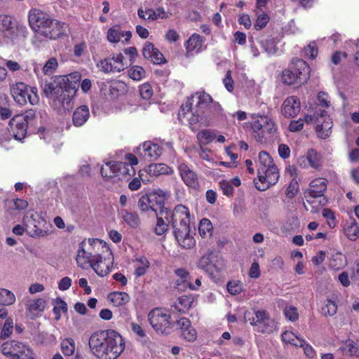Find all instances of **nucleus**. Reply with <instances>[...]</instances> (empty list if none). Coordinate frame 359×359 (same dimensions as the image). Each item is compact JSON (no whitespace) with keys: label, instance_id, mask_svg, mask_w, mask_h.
I'll use <instances>...</instances> for the list:
<instances>
[{"label":"nucleus","instance_id":"obj_17","mask_svg":"<svg viewBox=\"0 0 359 359\" xmlns=\"http://www.w3.org/2000/svg\"><path fill=\"white\" fill-rule=\"evenodd\" d=\"M23 223L27 228L33 226L32 236L43 237L50 234L52 232L51 229L48 227L42 228L46 223L37 212H27L24 217Z\"/></svg>","mask_w":359,"mask_h":359},{"label":"nucleus","instance_id":"obj_26","mask_svg":"<svg viewBox=\"0 0 359 359\" xmlns=\"http://www.w3.org/2000/svg\"><path fill=\"white\" fill-rule=\"evenodd\" d=\"M203 38L198 34H193L185 43V48L188 56L198 54L205 49Z\"/></svg>","mask_w":359,"mask_h":359},{"label":"nucleus","instance_id":"obj_44","mask_svg":"<svg viewBox=\"0 0 359 359\" xmlns=\"http://www.w3.org/2000/svg\"><path fill=\"white\" fill-rule=\"evenodd\" d=\"M282 339L283 342L286 344H290L292 346H294L296 347H299V345H302V340L304 339L299 337L296 334L291 331H285L282 334Z\"/></svg>","mask_w":359,"mask_h":359},{"label":"nucleus","instance_id":"obj_2","mask_svg":"<svg viewBox=\"0 0 359 359\" xmlns=\"http://www.w3.org/2000/svg\"><path fill=\"white\" fill-rule=\"evenodd\" d=\"M88 346L97 359H117L124 351L126 342L118 332L108 330L93 333Z\"/></svg>","mask_w":359,"mask_h":359},{"label":"nucleus","instance_id":"obj_35","mask_svg":"<svg viewBox=\"0 0 359 359\" xmlns=\"http://www.w3.org/2000/svg\"><path fill=\"white\" fill-rule=\"evenodd\" d=\"M135 274L140 277L144 275L149 267V262L147 258L143 255H137L133 260Z\"/></svg>","mask_w":359,"mask_h":359},{"label":"nucleus","instance_id":"obj_29","mask_svg":"<svg viewBox=\"0 0 359 359\" xmlns=\"http://www.w3.org/2000/svg\"><path fill=\"white\" fill-rule=\"evenodd\" d=\"M327 180L318 177L313 180L309 184V194L313 198L322 196L327 189Z\"/></svg>","mask_w":359,"mask_h":359},{"label":"nucleus","instance_id":"obj_9","mask_svg":"<svg viewBox=\"0 0 359 359\" xmlns=\"http://www.w3.org/2000/svg\"><path fill=\"white\" fill-rule=\"evenodd\" d=\"M310 67L305 61L294 59L287 68L283 70L281 81L285 85L301 86L309 78Z\"/></svg>","mask_w":359,"mask_h":359},{"label":"nucleus","instance_id":"obj_48","mask_svg":"<svg viewBox=\"0 0 359 359\" xmlns=\"http://www.w3.org/2000/svg\"><path fill=\"white\" fill-rule=\"evenodd\" d=\"M212 224L208 219L203 218L201 220L198 231L201 237L204 238H210L212 236Z\"/></svg>","mask_w":359,"mask_h":359},{"label":"nucleus","instance_id":"obj_61","mask_svg":"<svg viewBox=\"0 0 359 359\" xmlns=\"http://www.w3.org/2000/svg\"><path fill=\"white\" fill-rule=\"evenodd\" d=\"M181 334L183 338L188 341H194L197 337V332L196 330L191 326V325L189 328L183 330L181 332Z\"/></svg>","mask_w":359,"mask_h":359},{"label":"nucleus","instance_id":"obj_22","mask_svg":"<svg viewBox=\"0 0 359 359\" xmlns=\"http://www.w3.org/2000/svg\"><path fill=\"white\" fill-rule=\"evenodd\" d=\"M164 146H167L169 148L171 147L170 143L161 142L159 144L151 141H146L143 142L138 149L142 150L141 154L143 155L144 158L156 160L162 155Z\"/></svg>","mask_w":359,"mask_h":359},{"label":"nucleus","instance_id":"obj_4","mask_svg":"<svg viewBox=\"0 0 359 359\" xmlns=\"http://www.w3.org/2000/svg\"><path fill=\"white\" fill-rule=\"evenodd\" d=\"M165 219L171 222L179 245L185 249L195 246L196 241L190 234V225L194 224L195 220L187 207L183 205L175 206L172 212H165Z\"/></svg>","mask_w":359,"mask_h":359},{"label":"nucleus","instance_id":"obj_16","mask_svg":"<svg viewBox=\"0 0 359 359\" xmlns=\"http://www.w3.org/2000/svg\"><path fill=\"white\" fill-rule=\"evenodd\" d=\"M255 316L248 317L249 313H245V318L248 320L252 326H258L262 332L271 333L276 329L275 321L269 317L268 312L265 310H255Z\"/></svg>","mask_w":359,"mask_h":359},{"label":"nucleus","instance_id":"obj_57","mask_svg":"<svg viewBox=\"0 0 359 359\" xmlns=\"http://www.w3.org/2000/svg\"><path fill=\"white\" fill-rule=\"evenodd\" d=\"M140 94L142 99L149 100L154 94L153 88L150 83H144L139 87Z\"/></svg>","mask_w":359,"mask_h":359},{"label":"nucleus","instance_id":"obj_45","mask_svg":"<svg viewBox=\"0 0 359 359\" xmlns=\"http://www.w3.org/2000/svg\"><path fill=\"white\" fill-rule=\"evenodd\" d=\"M20 344V341H8L4 342L1 346L2 353L12 359L16 353L17 346Z\"/></svg>","mask_w":359,"mask_h":359},{"label":"nucleus","instance_id":"obj_43","mask_svg":"<svg viewBox=\"0 0 359 359\" xmlns=\"http://www.w3.org/2000/svg\"><path fill=\"white\" fill-rule=\"evenodd\" d=\"M309 166L314 169H318L322 165V157L316 150L311 149L306 153Z\"/></svg>","mask_w":359,"mask_h":359},{"label":"nucleus","instance_id":"obj_12","mask_svg":"<svg viewBox=\"0 0 359 359\" xmlns=\"http://www.w3.org/2000/svg\"><path fill=\"white\" fill-rule=\"evenodd\" d=\"M11 91L15 101L20 105H25L27 102L35 105L39 101L37 88L29 86L23 82L16 83L11 87Z\"/></svg>","mask_w":359,"mask_h":359},{"label":"nucleus","instance_id":"obj_46","mask_svg":"<svg viewBox=\"0 0 359 359\" xmlns=\"http://www.w3.org/2000/svg\"><path fill=\"white\" fill-rule=\"evenodd\" d=\"M128 76L134 81H141L146 77V71L139 65H133L128 69Z\"/></svg>","mask_w":359,"mask_h":359},{"label":"nucleus","instance_id":"obj_8","mask_svg":"<svg viewBox=\"0 0 359 359\" xmlns=\"http://www.w3.org/2000/svg\"><path fill=\"white\" fill-rule=\"evenodd\" d=\"M257 177L255 186L259 191H265L276 184L280 177L277 166L269 154L264 151L259 154Z\"/></svg>","mask_w":359,"mask_h":359},{"label":"nucleus","instance_id":"obj_47","mask_svg":"<svg viewBox=\"0 0 359 359\" xmlns=\"http://www.w3.org/2000/svg\"><path fill=\"white\" fill-rule=\"evenodd\" d=\"M14 293L7 289L0 288V305L11 306L15 302Z\"/></svg>","mask_w":359,"mask_h":359},{"label":"nucleus","instance_id":"obj_13","mask_svg":"<svg viewBox=\"0 0 359 359\" xmlns=\"http://www.w3.org/2000/svg\"><path fill=\"white\" fill-rule=\"evenodd\" d=\"M198 267L206 272L212 279H216L225 269L224 260L212 255H205L200 258L197 263Z\"/></svg>","mask_w":359,"mask_h":359},{"label":"nucleus","instance_id":"obj_42","mask_svg":"<svg viewBox=\"0 0 359 359\" xmlns=\"http://www.w3.org/2000/svg\"><path fill=\"white\" fill-rule=\"evenodd\" d=\"M146 195L151 198V203L153 207L156 208V206L161 207L163 205L166 192L161 189H157Z\"/></svg>","mask_w":359,"mask_h":359},{"label":"nucleus","instance_id":"obj_7","mask_svg":"<svg viewBox=\"0 0 359 359\" xmlns=\"http://www.w3.org/2000/svg\"><path fill=\"white\" fill-rule=\"evenodd\" d=\"M100 252H107L111 255V252L105 241L98 238H88L79 244L76 262L79 267L88 269L100 259Z\"/></svg>","mask_w":359,"mask_h":359},{"label":"nucleus","instance_id":"obj_55","mask_svg":"<svg viewBox=\"0 0 359 359\" xmlns=\"http://www.w3.org/2000/svg\"><path fill=\"white\" fill-rule=\"evenodd\" d=\"M322 215L323 217L326 219L327 224L330 229H334L337 224V222L336 219V216L334 212L329 208H324L322 210Z\"/></svg>","mask_w":359,"mask_h":359},{"label":"nucleus","instance_id":"obj_62","mask_svg":"<svg viewBox=\"0 0 359 359\" xmlns=\"http://www.w3.org/2000/svg\"><path fill=\"white\" fill-rule=\"evenodd\" d=\"M269 20V17L267 14L262 13L259 15L254 25V27L257 30H260L267 25Z\"/></svg>","mask_w":359,"mask_h":359},{"label":"nucleus","instance_id":"obj_54","mask_svg":"<svg viewBox=\"0 0 359 359\" xmlns=\"http://www.w3.org/2000/svg\"><path fill=\"white\" fill-rule=\"evenodd\" d=\"M138 208L142 212L152 211L156 212V208L153 207L151 203V198L147 195L142 196L138 201Z\"/></svg>","mask_w":359,"mask_h":359},{"label":"nucleus","instance_id":"obj_34","mask_svg":"<svg viewBox=\"0 0 359 359\" xmlns=\"http://www.w3.org/2000/svg\"><path fill=\"white\" fill-rule=\"evenodd\" d=\"M347 264L346 256L339 252H333L330 258L329 266L334 271L344 268Z\"/></svg>","mask_w":359,"mask_h":359},{"label":"nucleus","instance_id":"obj_51","mask_svg":"<svg viewBox=\"0 0 359 359\" xmlns=\"http://www.w3.org/2000/svg\"><path fill=\"white\" fill-rule=\"evenodd\" d=\"M53 311L55 315V319L56 320H60V318H61V314L66 313L67 311V303L60 298L56 299L55 301Z\"/></svg>","mask_w":359,"mask_h":359},{"label":"nucleus","instance_id":"obj_5","mask_svg":"<svg viewBox=\"0 0 359 359\" xmlns=\"http://www.w3.org/2000/svg\"><path fill=\"white\" fill-rule=\"evenodd\" d=\"M250 119L243 123V128L259 143H266L276 135L278 128L273 119L265 114L252 113Z\"/></svg>","mask_w":359,"mask_h":359},{"label":"nucleus","instance_id":"obj_53","mask_svg":"<svg viewBox=\"0 0 359 359\" xmlns=\"http://www.w3.org/2000/svg\"><path fill=\"white\" fill-rule=\"evenodd\" d=\"M337 311V305L335 301L327 299L325 302V305L322 307V313L325 316H332Z\"/></svg>","mask_w":359,"mask_h":359},{"label":"nucleus","instance_id":"obj_32","mask_svg":"<svg viewBox=\"0 0 359 359\" xmlns=\"http://www.w3.org/2000/svg\"><path fill=\"white\" fill-rule=\"evenodd\" d=\"M39 134L41 139H43L46 143L52 144L53 147L57 144L61 137L60 131L50 128H40Z\"/></svg>","mask_w":359,"mask_h":359},{"label":"nucleus","instance_id":"obj_3","mask_svg":"<svg viewBox=\"0 0 359 359\" xmlns=\"http://www.w3.org/2000/svg\"><path fill=\"white\" fill-rule=\"evenodd\" d=\"M80 80L81 74L77 72L56 76L52 81L45 83L43 90L48 98L58 102L65 109H69L72 107V100Z\"/></svg>","mask_w":359,"mask_h":359},{"label":"nucleus","instance_id":"obj_63","mask_svg":"<svg viewBox=\"0 0 359 359\" xmlns=\"http://www.w3.org/2000/svg\"><path fill=\"white\" fill-rule=\"evenodd\" d=\"M130 327L133 332L139 338V339H144L147 337V333L145 330L142 328V325L132 322L130 323Z\"/></svg>","mask_w":359,"mask_h":359},{"label":"nucleus","instance_id":"obj_24","mask_svg":"<svg viewBox=\"0 0 359 359\" xmlns=\"http://www.w3.org/2000/svg\"><path fill=\"white\" fill-rule=\"evenodd\" d=\"M300 109L301 104L299 98L292 95L284 100L281 106V114L285 118H292L300 112Z\"/></svg>","mask_w":359,"mask_h":359},{"label":"nucleus","instance_id":"obj_37","mask_svg":"<svg viewBox=\"0 0 359 359\" xmlns=\"http://www.w3.org/2000/svg\"><path fill=\"white\" fill-rule=\"evenodd\" d=\"M194 298L191 295H182L175 302L174 307L179 312L186 313L191 308Z\"/></svg>","mask_w":359,"mask_h":359},{"label":"nucleus","instance_id":"obj_25","mask_svg":"<svg viewBox=\"0 0 359 359\" xmlns=\"http://www.w3.org/2000/svg\"><path fill=\"white\" fill-rule=\"evenodd\" d=\"M49 18L50 17L46 13L36 8L31 9L28 15L29 25L36 33L40 32Z\"/></svg>","mask_w":359,"mask_h":359},{"label":"nucleus","instance_id":"obj_36","mask_svg":"<svg viewBox=\"0 0 359 359\" xmlns=\"http://www.w3.org/2000/svg\"><path fill=\"white\" fill-rule=\"evenodd\" d=\"M12 359H34V353L30 346L20 342Z\"/></svg>","mask_w":359,"mask_h":359},{"label":"nucleus","instance_id":"obj_27","mask_svg":"<svg viewBox=\"0 0 359 359\" xmlns=\"http://www.w3.org/2000/svg\"><path fill=\"white\" fill-rule=\"evenodd\" d=\"M180 175L184 182L189 187L196 189L198 185L196 174L186 163H182L178 167Z\"/></svg>","mask_w":359,"mask_h":359},{"label":"nucleus","instance_id":"obj_1","mask_svg":"<svg viewBox=\"0 0 359 359\" xmlns=\"http://www.w3.org/2000/svg\"><path fill=\"white\" fill-rule=\"evenodd\" d=\"M222 108L217 102L203 91L196 92L188 97L179 111V118L192 126H208L212 121L221 115Z\"/></svg>","mask_w":359,"mask_h":359},{"label":"nucleus","instance_id":"obj_20","mask_svg":"<svg viewBox=\"0 0 359 359\" xmlns=\"http://www.w3.org/2000/svg\"><path fill=\"white\" fill-rule=\"evenodd\" d=\"M25 306V314L32 320L40 317L46 307V302L43 298L24 299Z\"/></svg>","mask_w":359,"mask_h":359},{"label":"nucleus","instance_id":"obj_33","mask_svg":"<svg viewBox=\"0 0 359 359\" xmlns=\"http://www.w3.org/2000/svg\"><path fill=\"white\" fill-rule=\"evenodd\" d=\"M108 301L115 306H121L127 304L130 300V295L125 292H112L108 294Z\"/></svg>","mask_w":359,"mask_h":359},{"label":"nucleus","instance_id":"obj_6","mask_svg":"<svg viewBox=\"0 0 359 359\" xmlns=\"http://www.w3.org/2000/svg\"><path fill=\"white\" fill-rule=\"evenodd\" d=\"M305 123L315 124L317 135L321 139H326L330 135L333 126L332 121L327 112L324 109H318L313 114H306L304 118L291 121L288 130L292 133L300 131Z\"/></svg>","mask_w":359,"mask_h":359},{"label":"nucleus","instance_id":"obj_56","mask_svg":"<svg viewBox=\"0 0 359 359\" xmlns=\"http://www.w3.org/2000/svg\"><path fill=\"white\" fill-rule=\"evenodd\" d=\"M58 67V62L55 57H50L43 67L42 72L45 75H51Z\"/></svg>","mask_w":359,"mask_h":359},{"label":"nucleus","instance_id":"obj_14","mask_svg":"<svg viewBox=\"0 0 359 359\" xmlns=\"http://www.w3.org/2000/svg\"><path fill=\"white\" fill-rule=\"evenodd\" d=\"M0 32L3 36L11 40L25 37L27 30L25 25L18 24L9 15H0Z\"/></svg>","mask_w":359,"mask_h":359},{"label":"nucleus","instance_id":"obj_58","mask_svg":"<svg viewBox=\"0 0 359 359\" xmlns=\"http://www.w3.org/2000/svg\"><path fill=\"white\" fill-rule=\"evenodd\" d=\"M318 55V47L316 42L312 41L304 49V55L309 59H314Z\"/></svg>","mask_w":359,"mask_h":359},{"label":"nucleus","instance_id":"obj_30","mask_svg":"<svg viewBox=\"0 0 359 359\" xmlns=\"http://www.w3.org/2000/svg\"><path fill=\"white\" fill-rule=\"evenodd\" d=\"M90 111L87 105H81L73 113V124L76 127L82 126L89 118Z\"/></svg>","mask_w":359,"mask_h":359},{"label":"nucleus","instance_id":"obj_39","mask_svg":"<svg viewBox=\"0 0 359 359\" xmlns=\"http://www.w3.org/2000/svg\"><path fill=\"white\" fill-rule=\"evenodd\" d=\"M346 237L351 241H355L359 236V228L354 219L346 222L344 229Z\"/></svg>","mask_w":359,"mask_h":359},{"label":"nucleus","instance_id":"obj_52","mask_svg":"<svg viewBox=\"0 0 359 359\" xmlns=\"http://www.w3.org/2000/svg\"><path fill=\"white\" fill-rule=\"evenodd\" d=\"M13 325L14 323L13 318L10 317L7 318L1 331L0 338L1 339H6L11 337L13 333Z\"/></svg>","mask_w":359,"mask_h":359},{"label":"nucleus","instance_id":"obj_60","mask_svg":"<svg viewBox=\"0 0 359 359\" xmlns=\"http://www.w3.org/2000/svg\"><path fill=\"white\" fill-rule=\"evenodd\" d=\"M285 316L290 321H295L299 318L297 309L294 306H287L284 309Z\"/></svg>","mask_w":359,"mask_h":359},{"label":"nucleus","instance_id":"obj_64","mask_svg":"<svg viewBox=\"0 0 359 359\" xmlns=\"http://www.w3.org/2000/svg\"><path fill=\"white\" fill-rule=\"evenodd\" d=\"M302 345H299V347H301L304 350V354L309 358H313L316 356V352L314 348L307 343L304 339L302 340Z\"/></svg>","mask_w":359,"mask_h":359},{"label":"nucleus","instance_id":"obj_49","mask_svg":"<svg viewBox=\"0 0 359 359\" xmlns=\"http://www.w3.org/2000/svg\"><path fill=\"white\" fill-rule=\"evenodd\" d=\"M161 217H157L156 224L154 228V232L158 236L163 235L168 230L169 224L170 223L165 219L163 211L161 212Z\"/></svg>","mask_w":359,"mask_h":359},{"label":"nucleus","instance_id":"obj_41","mask_svg":"<svg viewBox=\"0 0 359 359\" xmlns=\"http://www.w3.org/2000/svg\"><path fill=\"white\" fill-rule=\"evenodd\" d=\"M123 221L130 227L136 228L140 224V218L137 213L122 210L121 212Z\"/></svg>","mask_w":359,"mask_h":359},{"label":"nucleus","instance_id":"obj_40","mask_svg":"<svg viewBox=\"0 0 359 359\" xmlns=\"http://www.w3.org/2000/svg\"><path fill=\"white\" fill-rule=\"evenodd\" d=\"M341 349L350 356H358L359 340L353 341L348 339L346 340L344 345L341 347Z\"/></svg>","mask_w":359,"mask_h":359},{"label":"nucleus","instance_id":"obj_59","mask_svg":"<svg viewBox=\"0 0 359 359\" xmlns=\"http://www.w3.org/2000/svg\"><path fill=\"white\" fill-rule=\"evenodd\" d=\"M227 290L232 295L238 294L243 290V285L240 281H230L227 284Z\"/></svg>","mask_w":359,"mask_h":359},{"label":"nucleus","instance_id":"obj_28","mask_svg":"<svg viewBox=\"0 0 359 359\" xmlns=\"http://www.w3.org/2000/svg\"><path fill=\"white\" fill-rule=\"evenodd\" d=\"M143 56L154 64H162L165 62L163 55L154 47L151 42H146L142 49Z\"/></svg>","mask_w":359,"mask_h":359},{"label":"nucleus","instance_id":"obj_15","mask_svg":"<svg viewBox=\"0 0 359 359\" xmlns=\"http://www.w3.org/2000/svg\"><path fill=\"white\" fill-rule=\"evenodd\" d=\"M148 320L151 327L158 332L164 333L171 327V316L168 310L155 308L148 314Z\"/></svg>","mask_w":359,"mask_h":359},{"label":"nucleus","instance_id":"obj_38","mask_svg":"<svg viewBox=\"0 0 359 359\" xmlns=\"http://www.w3.org/2000/svg\"><path fill=\"white\" fill-rule=\"evenodd\" d=\"M215 133L208 129L199 131L196 135L197 141L199 147H205L215 139Z\"/></svg>","mask_w":359,"mask_h":359},{"label":"nucleus","instance_id":"obj_31","mask_svg":"<svg viewBox=\"0 0 359 359\" xmlns=\"http://www.w3.org/2000/svg\"><path fill=\"white\" fill-rule=\"evenodd\" d=\"M145 172L151 177L170 175L172 170L165 163H151L145 168Z\"/></svg>","mask_w":359,"mask_h":359},{"label":"nucleus","instance_id":"obj_18","mask_svg":"<svg viewBox=\"0 0 359 359\" xmlns=\"http://www.w3.org/2000/svg\"><path fill=\"white\" fill-rule=\"evenodd\" d=\"M98 68L106 73H118L124 70L127 64L124 61V57L121 53L115 54L111 57L101 60L97 64Z\"/></svg>","mask_w":359,"mask_h":359},{"label":"nucleus","instance_id":"obj_50","mask_svg":"<svg viewBox=\"0 0 359 359\" xmlns=\"http://www.w3.org/2000/svg\"><path fill=\"white\" fill-rule=\"evenodd\" d=\"M61 350L66 356H71L75 352V342L72 338H67L61 341Z\"/></svg>","mask_w":359,"mask_h":359},{"label":"nucleus","instance_id":"obj_19","mask_svg":"<svg viewBox=\"0 0 359 359\" xmlns=\"http://www.w3.org/2000/svg\"><path fill=\"white\" fill-rule=\"evenodd\" d=\"M67 27L65 23L50 18L38 34L50 39H56L65 34Z\"/></svg>","mask_w":359,"mask_h":359},{"label":"nucleus","instance_id":"obj_21","mask_svg":"<svg viewBox=\"0 0 359 359\" xmlns=\"http://www.w3.org/2000/svg\"><path fill=\"white\" fill-rule=\"evenodd\" d=\"M131 37L132 32L123 29L118 25L110 27L107 32V39L112 44L121 43L125 46L129 43Z\"/></svg>","mask_w":359,"mask_h":359},{"label":"nucleus","instance_id":"obj_23","mask_svg":"<svg viewBox=\"0 0 359 359\" xmlns=\"http://www.w3.org/2000/svg\"><path fill=\"white\" fill-rule=\"evenodd\" d=\"M112 265V255L110 256L107 252H100V259L93 263L91 268L99 276L104 277L110 272Z\"/></svg>","mask_w":359,"mask_h":359},{"label":"nucleus","instance_id":"obj_10","mask_svg":"<svg viewBox=\"0 0 359 359\" xmlns=\"http://www.w3.org/2000/svg\"><path fill=\"white\" fill-rule=\"evenodd\" d=\"M36 121V114L32 109L15 115L9 123L10 131L13 137L18 141L22 140L27 135L28 127L35 125Z\"/></svg>","mask_w":359,"mask_h":359},{"label":"nucleus","instance_id":"obj_11","mask_svg":"<svg viewBox=\"0 0 359 359\" xmlns=\"http://www.w3.org/2000/svg\"><path fill=\"white\" fill-rule=\"evenodd\" d=\"M102 176L106 181L115 182L118 180L133 176L135 169L129 168L128 165L121 161H109L101 167Z\"/></svg>","mask_w":359,"mask_h":359}]
</instances>
